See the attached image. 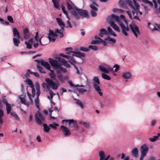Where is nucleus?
Here are the masks:
<instances>
[{"label":"nucleus","mask_w":160,"mask_h":160,"mask_svg":"<svg viewBox=\"0 0 160 160\" xmlns=\"http://www.w3.org/2000/svg\"><path fill=\"white\" fill-rule=\"evenodd\" d=\"M13 41L14 45L17 47L18 46L20 42V41L19 40V39L14 38L13 39Z\"/></svg>","instance_id":"obj_28"},{"label":"nucleus","mask_w":160,"mask_h":160,"mask_svg":"<svg viewBox=\"0 0 160 160\" xmlns=\"http://www.w3.org/2000/svg\"><path fill=\"white\" fill-rule=\"evenodd\" d=\"M4 115V112L2 108H0V123L2 124L3 122V120L2 118Z\"/></svg>","instance_id":"obj_32"},{"label":"nucleus","mask_w":160,"mask_h":160,"mask_svg":"<svg viewBox=\"0 0 160 160\" xmlns=\"http://www.w3.org/2000/svg\"><path fill=\"white\" fill-rule=\"evenodd\" d=\"M158 138V137L156 136H155L153 137L152 138H150L149 139V140L151 142H154L157 140Z\"/></svg>","instance_id":"obj_49"},{"label":"nucleus","mask_w":160,"mask_h":160,"mask_svg":"<svg viewBox=\"0 0 160 160\" xmlns=\"http://www.w3.org/2000/svg\"><path fill=\"white\" fill-rule=\"evenodd\" d=\"M11 109L12 108L11 104L9 103H7V105H6V109L8 114H9L11 112Z\"/></svg>","instance_id":"obj_26"},{"label":"nucleus","mask_w":160,"mask_h":160,"mask_svg":"<svg viewBox=\"0 0 160 160\" xmlns=\"http://www.w3.org/2000/svg\"><path fill=\"white\" fill-rule=\"evenodd\" d=\"M99 84H93V87L96 92L98 93L99 95L102 96L103 95V93L102 92L101 89H100Z\"/></svg>","instance_id":"obj_12"},{"label":"nucleus","mask_w":160,"mask_h":160,"mask_svg":"<svg viewBox=\"0 0 160 160\" xmlns=\"http://www.w3.org/2000/svg\"><path fill=\"white\" fill-rule=\"evenodd\" d=\"M42 85L43 88L45 89L49 88V85L48 84V82H47V83L45 82H43Z\"/></svg>","instance_id":"obj_48"},{"label":"nucleus","mask_w":160,"mask_h":160,"mask_svg":"<svg viewBox=\"0 0 160 160\" xmlns=\"http://www.w3.org/2000/svg\"><path fill=\"white\" fill-rule=\"evenodd\" d=\"M35 102L36 107L38 109L39 108V100L38 98H37L35 100Z\"/></svg>","instance_id":"obj_47"},{"label":"nucleus","mask_w":160,"mask_h":160,"mask_svg":"<svg viewBox=\"0 0 160 160\" xmlns=\"http://www.w3.org/2000/svg\"><path fill=\"white\" fill-rule=\"evenodd\" d=\"M49 62L51 65L54 68L57 69L60 67L61 64L58 63L57 60L49 58Z\"/></svg>","instance_id":"obj_10"},{"label":"nucleus","mask_w":160,"mask_h":160,"mask_svg":"<svg viewBox=\"0 0 160 160\" xmlns=\"http://www.w3.org/2000/svg\"><path fill=\"white\" fill-rule=\"evenodd\" d=\"M49 33L48 34V38H49V40H51L52 38L51 37H54L57 36V34L55 33V32H54L51 29H49Z\"/></svg>","instance_id":"obj_22"},{"label":"nucleus","mask_w":160,"mask_h":160,"mask_svg":"<svg viewBox=\"0 0 160 160\" xmlns=\"http://www.w3.org/2000/svg\"><path fill=\"white\" fill-rule=\"evenodd\" d=\"M92 81L93 82V84H100V82L98 77L97 76L94 77Z\"/></svg>","instance_id":"obj_29"},{"label":"nucleus","mask_w":160,"mask_h":160,"mask_svg":"<svg viewBox=\"0 0 160 160\" xmlns=\"http://www.w3.org/2000/svg\"><path fill=\"white\" fill-rule=\"evenodd\" d=\"M31 88L32 90V97L33 98L34 97L35 95V90L34 88V86L32 87H31Z\"/></svg>","instance_id":"obj_59"},{"label":"nucleus","mask_w":160,"mask_h":160,"mask_svg":"<svg viewBox=\"0 0 160 160\" xmlns=\"http://www.w3.org/2000/svg\"><path fill=\"white\" fill-rule=\"evenodd\" d=\"M132 14H133V19H136L138 20H139V21H140V20L139 19L138 17L137 16V15H135V11H132ZM136 15H137L136 14Z\"/></svg>","instance_id":"obj_54"},{"label":"nucleus","mask_w":160,"mask_h":160,"mask_svg":"<svg viewBox=\"0 0 160 160\" xmlns=\"http://www.w3.org/2000/svg\"><path fill=\"white\" fill-rule=\"evenodd\" d=\"M130 28L136 38L138 37V34H139L140 32L139 28L134 24H131L129 25Z\"/></svg>","instance_id":"obj_6"},{"label":"nucleus","mask_w":160,"mask_h":160,"mask_svg":"<svg viewBox=\"0 0 160 160\" xmlns=\"http://www.w3.org/2000/svg\"><path fill=\"white\" fill-rule=\"evenodd\" d=\"M52 2H53L54 7L58 9H60V5L59 4V2L58 0H52Z\"/></svg>","instance_id":"obj_24"},{"label":"nucleus","mask_w":160,"mask_h":160,"mask_svg":"<svg viewBox=\"0 0 160 160\" xmlns=\"http://www.w3.org/2000/svg\"><path fill=\"white\" fill-rule=\"evenodd\" d=\"M88 48L92 49L94 50H97L98 48L96 46H92V45H90Z\"/></svg>","instance_id":"obj_56"},{"label":"nucleus","mask_w":160,"mask_h":160,"mask_svg":"<svg viewBox=\"0 0 160 160\" xmlns=\"http://www.w3.org/2000/svg\"><path fill=\"white\" fill-rule=\"evenodd\" d=\"M7 20L11 23H13V20L12 16H8L7 17Z\"/></svg>","instance_id":"obj_55"},{"label":"nucleus","mask_w":160,"mask_h":160,"mask_svg":"<svg viewBox=\"0 0 160 160\" xmlns=\"http://www.w3.org/2000/svg\"><path fill=\"white\" fill-rule=\"evenodd\" d=\"M126 1L129 6L136 12L137 14L138 12L140 15H142V12L139 10L140 7L139 4H136V6H134L132 4V1H130V0H126Z\"/></svg>","instance_id":"obj_8"},{"label":"nucleus","mask_w":160,"mask_h":160,"mask_svg":"<svg viewBox=\"0 0 160 160\" xmlns=\"http://www.w3.org/2000/svg\"><path fill=\"white\" fill-rule=\"evenodd\" d=\"M40 64L42 66H43L47 69H50V66L48 62H45L43 60H41L40 61Z\"/></svg>","instance_id":"obj_17"},{"label":"nucleus","mask_w":160,"mask_h":160,"mask_svg":"<svg viewBox=\"0 0 160 160\" xmlns=\"http://www.w3.org/2000/svg\"><path fill=\"white\" fill-rule=\"evenodd\" d=\"M120 19L119 17L114 14H112L108 16L107 18V20L109 23H111V22H114V20L117 22H119Z\"/></svg>","instance_id":"obj_9"},{"label":"nucleus","mask_w":160,"mask_h":160,"mask_svg":"<svg viewBox=\"0 0 160 160\" xmlns=\"http://www.w3.org/2000/svg\"><path fill=\"white\" fill-rule=\"evenodd\" d=\"M105 41H109L113 42V43H115L116 42V40L114 39L111 38L109 36H108L107 38L105 39Z\"/></svg>","instance_id":"obj_43"},{"label":"nucleus","mask_w":160,"mask_h":160,"mask_svg":"<svg viewBox=\"0 0 160 160\" xmlns=\"http://www.w3.org/2000/svg\"><path fill=\"white\" fill-rule=\"evenodd\" d=\"M27 83L31 87L34 86L32 81L29 79H28L26 80Z\"/></svg>","instance_id":"obj_46"},{"label":"nucleus","mask_w":160,"mask_h":160,"mask_svg":"<svg viewBox=\"0 0 160 160\" xmlns=\"http://www.w3.org/2000/svg\"><path fill=\"white\" fill-rule=\"evenodd\" d=\"M122 76L124 79H128L130 78L131 75L130 73L126 72L123 73Z\"/></svg>","instance_id":"obj_33"},{"label":"nucleus","mask_w":160,"mask_h":160,"mask_svg":"<svg viewBox=\"0 0 160 160\" xmlns=\"http://www.w3.org/2000/svg\"><path fill=\"white\" fill-rule=\"evenodd\" d=\"M23 37L25 39L29 38V30L28 28H25L23 30Z\"/></svg>","instance_id":"obj_16"},{"label":"nucleus","mask_w":160,"mask_h":160,"mask_svg":"<svg viewBox=\"0 0 160 160\" xmlns=\"http://www.w3.org/2000/svg\"><path fill=\"white\" fill-rule=\"evenodd\" d=\"M35 120L38 124L41 125L42 124V120L44 121L45 120L44 117L42 115L41 113L38 112L36 113L35 116Z\"/></svg>","instance_id":"obj_5"},{"label":"nucleus","mask_w":160,"mask_h":160,"mask_svg":"<svg viewBox=\"0 0 160 160\" xmlns=\"http://www.w3.org/2000/svg\"><path fill=\"white\" fill-rule=\"evenodd\" d=\"M56 20L58 25L61 27L62 30H64V28L65 27V24L62 20L59 18H57Z\"/></svg>","instance_id":"obj_13"},{"label":"nucleus","mask_w":160,"mask_h":160,"mask_svg":"<svg viewBox=\"0 0 160 160\" xmlns=\"http://www.w3.org/2000/svg\"><path fill=\"white\" fill-rule=\"evenodd\" d=\"M57 77L58 80L62 82H63L64 79L63 78V76L62 74H58Z\"/></svg>","instance_id":"obj_40"},{"label":"nucleus","mask_w":160,"mask_h":160,"mask_svg":"<svg viewBox=\"0 0 160 160\" xmlns=\"http://www.w3.org/2000/svg\"><path fill=\"white\" fill-rule=\"evenodd\" d=\"M124 21L126 24L127 25V26L126 27L122 23H120L119 25L121 27L122 33L125 36H127L128 35V34L127 32L129 31V28L128 25V22L127 21L126 19H125Z\"/></svg>","instance_id":"obj_3"},{"label":"nucleus","mask_w":160,"mask_h":160,"mask_svg":"<svg viewBox=\"0 0 160 160\" xmlns=\"http://www.w3.org/2000/svg\"><path fill=\"white\" fill-rule=\"evenodd\" d=\"M131 153L134 157L136 158H137L138 153V149L136 148H134L131 151Z\"/></svg>","instance_id":"obj_21"},{"label":"nucleus","mask_w":160,"mask_h":160,"mask_svg":"<svg viewBox=\"0 0 160 160\" xmlns=\"http://www.w3.org/2000/svg\"><path fill=\"white\" fill-rule=\"evenodd\" d=\"M99 5L95 1H92V4L90 5V7L91 9L90 13L91 16L92 17H95L97 16V14L96 12L98 11L97 7Z\"/></svg>","instance_id":"obj_2"},{"label":"nucleus","mask_w":160,"mask_h":160,"mask_svg":"<svg viewBox=\"0 0 160 160\" xmlns=\"http://www.w3.org/2000/svg\"><path fill=\"white\" fill-rule=\"evenodd\" d=\"M51 72V73H49V75L50 76V78L52 79H53L54 80H55L56 79V76L55 74L54 73V72H53V71L51 70V69H50V70H49Z\"/></svg>","instance_id":"obj_34"},{"label":"nucleus","mask_w":160,"mask_h":160,"mask_svg":"<svg viewBox=\"0 0 160 160\" xmlns=\"http://www.w3.org/2000/svg\"><path fill=\"white\" fill-rule=\"evenodd\" d=\"M25 43L27 45V48L29 49H30L32 48V45L29 43L28 42L26 41L25 42Z\"/></svg>","instance_id":"obj_58"},{"label":"nucleus","mask_w":160,"mask_h":160,"mask_svg":"<svg viewBox=\"0 0 160 160\" xmlns=\"http://www.w3.org/2000/svg\"><path fill=\"white\" fill-rule=\"evenodd\" d=\"M75 100L77 101L76 103L79 105L80 106L81 108L83 109L84 108L83 104L80 102L79 100L76 99Z\"/></svg>","instance_id":"obj_51"},{"label":"nucleus","mask_w":160,"mask_h":160,"mask_svg":"<svg viewBox=\"0 0 160 160\" xmlns=\"http://www.w3.org/2000/svg\"><path fill=\"white\" fill-rule=\"evenodd\" d=\"M50 96H48V99H51L53 97V96L54 94L52 92H50L49 93Z\"/></svg>","instance_id":"obj_61"},{"label":"nucleus","mask_w":160,"mask_h":160,"mask_svg":"<svg viewBox=\"0 0 160 160\" xmlns=\"http://www.w3.org/2000/svg\"><path fill=\"white\" fill-rule=\"evenodd\" d=\"M36 89L37 90V98H38L40 94V91L39 88V86H36Z\"/></svg>","instance_id":"obj_45"},{"label":"nucleus","mask_w":160,"mask_h":160,"mask_svg":"<svg viewBox=\"0 0 160 160\" xmlns=\"http://www.w3.org/2000/svg\"><path fill=\"white\" fill-rule=\"evenodd\" d=\"M43 126L44 127V131L48 133L49 132L50 128L46 124L44 123L43 124Z\"/></svg>","instance_id":"obj_35"},{"label":"nucleus","mask_w":160,"mask_h":160,"mask_svg":"<svg viewBox=\"0 0 160 160\" xmlns=\"http://www.w3.org/2000/svg\"><path fill=\"white\" fill-rule=\"evenodd\" d=\"M99 43V41L94 40H92V41L91 43L92 44H98Z\"/></svg>","instance_id":"obj_64"},{"label":"nucleus","mask_w":160,"mask_h":160,"mask_svg":"<svg viewBox=\"0 0 160 160\" xmlns=\"http://www.w3.org/2000/svg\"><path fill=\"white\" fill-rule=\"evenodd\" d=\"M108 31L110 34L115 37L117 36L116 34L113 31L111 28L110 27H109L108 28Z\"/></svg>","instance_id":"obj_38"},{"label":"nucleus","mask_w":160,"mask_h":160,"mask_svg":"<svg viewBox=\"0 0 160 160\" xmlns=\"http://www.w3.org/2000/svg\"><path fill=\"white\" fill-rule=\"evenodd\" d=\"M12 31L14 37H16L18 39H20V36L17 29L14 28L12 29Z\"/></svg>","instance_id":"obj_19"},{"label":"nucleus","mask_w":160,"mask_h":160,"mask_svg":"<svg viewBox=\"0 0 160 160\" xmlns=\"http://www.w3.org/2000/svg\"><path fill=\"white\" fill-rule=\"evenodd\" d=\"M99 156L100 157V160H103L105 158V153L102 151H100L99 152Z\"/></svg>","instance_id":"obj_36"},{"label":"nucleus","mask_w":160,"mask_h":160,"mask_svg":"<svg viewBox=\"0 0 160 160\" xmlns=\"http://www.w3.org/2000/svg\"><path fill=\"white\" fill-rule=\"evenodd\" d=\"M74 8L77 11V12L79 15H78L77 12L74 11H73L71 12V13L75 19H79L80 18L79 16L83 17H88V13L87 10L79 9L76 6H74Z\"/></svg>","instance_id":"obj_1"},{"label":"nucleus","mask_w":160,"mask_h":160,"mask_svg":"<svg viewBox=\"0 0 160 160\" xmlns=\"http://www.w3.org/2000/svg\"><path fill=\"white\" fill-rule=\"evenodd\" d=\"M111 27L114 29L115 31L118 32H120V30L119 27L117 26V25L114 23V22H111V23H109Z\"/></svg>","instance_id":"obj_20"},{"label":"nucleus","mask_w":160,"mask_h":160,"mask_svg":"<svg viewBox=\"0 0 160 160\" xmlns=\"http://www.w3.org/2000/svg\"><path fill=\"white\" fill-rule=\"evenodd\" d=\"M148 151V148L145 144L143 145L141 147V155L139 159V160H143L144 157L147 155Z\"/></svg>","instance_id":"obj_4"},{"label":"nucleus","mask_w":160,"mask_h":160,"mask_svg":"<svg viewBox=\"0 0 160 160\" xmlns=\"http://www.w3.org/2000/svg\"><path fill=\"white\" fill-rule=\"evenodd\" d=\"M58 69H60L61 71H62L64 73H65L67 72V70L65 68L61 67V64L60 65V67H59Z\"/></svg>","instance_id":"obj_52"},{"label":"nucleus","mask_w":160,"mask_h":160,"mask_svg":"<svg viewBox=\"0 0 160 160\" xmlns=\"http://www.w3.org/2000/svg\"><path fill=\"white\" fill-rule=\"evenodd\" d=\"M58 60L60 62L62 63L63 65L66 67L68 68H69L70 67V65L67 62L65 59L59 58H58Z\"/></svg>","instance_id":"obj_18"},{"label":"nucleus","mask_w":160,"mask_h":160,"mask_svg":"<svg viewBox=\"0 0 160 160\" xmlns=\"http://www.w3.org/2000/svg\"><path fill=\"white\" fill-rule=\"evenodd\" d=\"M72 50V48L71 47L67 48L65 49V51H66L68 52H67V53L68 54H69L71 52H70V51H71Z\"/></svg>","instance_id":"obj_62"},{"label":"nucleus","mask_w":160,"mask_h":160,"mask_svg":"<svg viewBox=\"0 0 160 160\" xmlns=\"http://www.w3.org/2000/svg\"><path fill=\"white\" fill-rule=\"evenodd\" d=\"M144 2H145V3L148 4L150 6H152L153 5V4L152 2L148 0H146Z\"/></svg>","instance_id":"obj_63"},{"label":"nucleus","mask_w":160,"mask_h":160,"mask_svg":"<svg viewBox=\"0 0 160 160\" xmlns=\"http://www.w3.org/2000/svg\"><path fill=\"white\" fill-rule=\"evenodd\" d=\"M102 78L104 79L107 80H110L111 79V78L109 76L104 73L102 74Z\"/></svg>","instance_id":"obj_41"},{"label":"nucleus","mask_w":160,"mask_h":160,"mask_svg":"<svg viewBox=\"0 0 160 160\" xmlns=\"http://www.w3.org/2000/svg\"><path fill=\"white\" fill-rule=\"evenodd\" d=\"M107 31L104 28H102L100 30V33L99 35L100 37H102L104 34L107 35Z\"/></svg>","instance_id":"obj_25"},{"label":"nucleus","mask_w":160,"mask_h":160,"mask_svg":"<svg viewBox=\"0 0 160 160\" xmlns=\"http://www.w3.org/2000/svg\"><path fill=\"white\" fill-rule=\"evenodd\" d=\"M19 99L20 100L21 102L23 104L25 105H27L28 106H29L28 103L26 102V100L24 98H22L20 97Z\"/></svg>","instance_id":"obj_37"},{"label":"nucleus","mask_w":160,"mask_h":160,"mask_svg":"<svg viewBox=\"0 0 160 160\" xmlns=\"http://www.w3.org/2000/svg\"><path fill=\"white\" fill-rule=\"evenodd\" d=\"M70 52H73V56L80 58L84 57L85 55V54L84 53L81 52H74L70 51Z\"/></svg>","instance_id":"obj_14"},{"label":"nucleus","mask_w":160,"mask_h":160,"mask_svg":"<svg viewBox=\"0 0 160 160\" xmlns=\"http://www.w3.org/2000/svg\"><path fill=\"white\" fill-rule=\"evenodd\" d=\"M37 68H38L39 72L41 73H45L42 67L39 66H37Z\"/></svg>","instance_id":"obj_44"},{"label":"nucleus","mask_w":160,"mask_h":160,"mask_svg":"<svg viewBox=\"0 0 160 160\" xmlns=\"http://www.w3.org/2000/svg\"><path fill=\"white\" fill-rule=\"evenodd\" d=\"M68 122V123L70 125L72 124V127H74L76 125V121H74L73 119H70L68 120H64L62 121V122Z\"/></svg>","instance_id":"obj_23"},{"label":"nucleus","mask_w":160,"mask_h":160,"mask_svg":"<svg viewBox=\"0 0 160 160\" xmlns=\"http://www.w3.org/2000/svg\"><path fill=\"white\" fill-rule=\"evenodd\" d=\"M79 123L82 124L83 127L87 128H89L90 127V123L89 122H81Z\"/></svg>","instance_id":"obj_27"},{"label":"nucleus","mask_w":160,"mask_h":160,"mask_svg":"<svg viewBox=\"0 0 160 160\" xmlns=\"http://www.w3.org/2000/svg\"><path fill=\"white\" fill-rule=\"evenodd\" d=\"M79 49L80 50L84 52H88L89 50V49L88 48H86L83 47H80Z\"/></svg>","instance_id":"obj_50"},{"label":"nucleus","mask_w":160,"mask_h":160,"mask_svg":"<svg viewBox=\"0 0 160 160\" xmlns=\"http://www.w3.org/2000/svg\"><path fill=\"white\" fill-rule=\"evenodd\" d=\"M99 69L102 72L107 74L110 71H112V68H109L108 69H106L101 66H99Z\"/></svg>","instance_id":"obj_15"},{"label":"nucleus","mask_w":160,"mask_h":160,"mask_svg":"<svg viewBox=\"0 0 160 160\" xmlns=\"http://www.w3.org/2000/svg\"><path fill=\"white\" fill-rule=\"evenodd\" d=\"M66 4L67 7V8L68 10H72L73 9H74V6H74V4H73V5H72L69 2H66Z\"/></svg>","instance_id":"obj_31"},{"label":"nucleus","mask_w":160,"mask_h":160,"mask_svg":"<svg viewBox=\"0 0 160 160\" xmlns=\"http://www.w3.org/2000/svg\"><path fill=\"white\" fill-rule=\"evenodd\" d=\"M45 81L46 82H48L49 85V87H51L53 90H56L58 88V84L55 83L53 81V80L49 78H45Z\"/></svg>","instance_id":"obj_7"},{"label":"nucleus","mask_w":160,"mask_h":160,"mask_svg":"<svg viewBox=\"0 0 160 160\" xmlns=\"http://www.w3.org/2000/svg\"><path fill=\"white\" fill-rule=\"evenodd\" d=\"M61 128L62 131L63 133L65 136H69L71 134L70 131L68 128L65 126L62 125L61 126Z\"/></svg>","instance_id":"obj_11"},{"label":"nucleus","mask_w":160,"mask_h":160,"mask_svg":"<svg viewBox=\"0 0 160 160\" xmlns=\"http://www.w3.org/2000/svg\"><path fill=\"white\" fill-rule=\"evenodd\" d=\"M68 20L67 21V24L68 25V26L65 27V28H72V26L71 22H70V19L69 18H69H68Z\"/></svg>","instance_id":"obj_53"},{"label":"nucleus","mask_w":160,"mask_h":160,"mask_svg":"<svg viewBox=\"0 0 160 160\" xmlns=\"http://www.w3.org/2000/svg\"><path fill=\"white\" fill-rule=\"evenodd\" d=\"M64 30H59L58 29H57L55 31V33L57 34V33L61 35V37H62L63 36V31Z\"/></svg>","instance_id":"obj_39"},{"label":"nucleus","mask_w":160,"mask_h":160,"mask_svg":"<svg viewBox=\"0 0 160 160\" xmlns=\"http://www.w3.org/2000/svg\"><path fill=\"white\" fill-rule=\"evenodd\" d=\"M78 90L79 93L83 94V92H86L87 91V90L82 88H78Z\"/></svg>","instance_id":"obj_57"},{"label":"nucleus","mask_w":160,"mask_h":160,"mask_svg":"<svg viewBox=\"0 0 160 160\" xmlns=\"http://www.w3.org/2000/svg\"><path fill=\"white\" fill-rule=\"evenodd\" d=\"M53 124L54 125L52 124H50L49 125V126L52 128L53 129L56 130L57 128V127L58 126V124L55 123H54Z\"/></svg>","instance_id":"obj_42"},{"label":"nucleus","mask_w":160,"mask_h":160,"mask_svg":"<svg viewBox=\"0 0 160 160\" xmlns=\"http://www.w3.org/2000/svg\"><path fill=\"white\" fill-rule=\"evenodd\" d=\"M12 117H13L16 119L18 121L19 120V118L17 114L15 112H11L9 114Z\"/></svg>","instance_id":"obj_30"},{"label":"nucleus","mask_w":160,"mask_h":160,"mask_svg":"<svg viewBox=\"0 0 160 160\" xmlns=\"http://www.w3.org/2000/svg\"><path fill=\"white\" fill-rule=\"evenodd\" d=\"M105 41H106L105 40H102V39H100V41H99V43H102V44L104 46H106L107 45V43Z\"/></svg>","instance_id":"obj_60"}]
</instances>
